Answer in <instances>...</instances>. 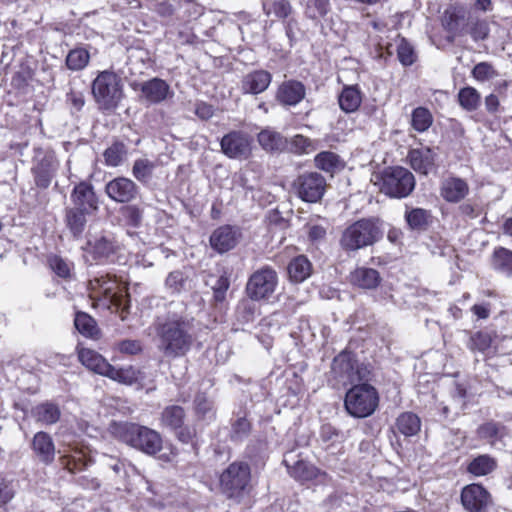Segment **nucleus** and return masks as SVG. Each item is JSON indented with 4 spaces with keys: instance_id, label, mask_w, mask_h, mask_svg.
I'll return each mask as SVG.
<instances>
[{
    "instance_id": "obj_34",
    "label": "nucleus",
    "mask_w": 512,
    "mask_h": 512,
    "mask_svg": "<svg viewBox=\"0 0 512 512\" xmlns=\"http://www.w3.org/2000/svg\"><path fill=\"white\" fill-rule=\"evenodd\" d=\"M88 212L70 208L66 210L65 222L69 231L72 233L73 237L78 239L81 237L85 225H86V217L85 215Z\"/></svg>"
},
{
    "instance_id": "obj_7",
    "label": "nucleus",
    "mask_w": 512,
    "mask_h": 512,
    "mask_svg": "<svg viewBox=\"0 0 512 512\" xmlns=\"http://www.w3.org/2000/svg\"><path fill=\"white\" fill-rule=\"evenodd\" d=\"M344 404L351 416L365 418L375 412L379 395L373 386L367 383L357 384L347 391Z\"/></svg>"
},
{
    "instance_id": "obj_52",
    "label": "nucleus",
    "mask_w": 512,
    "mask_h": 512,
    "mask_svg": "<svg viewBox=\"0 0 512 512\" xmlns=\"http://www.w3.org/2000/svg\"><path fill=\"white\" fill-rule=\"evenodd\" d=\"M497 72L494 67L488 62H480L474 66L472 70V76L477 81H487L497 77Z\"/></svg>"
},
{
    "instance_id": "obj_8",
    "label": "nucleus",
    "mask_w": 512,
    "mask_h": 512,
    "mask_svg": "<svg viewBox=\"0 0 512 512\" xmlns=\"http://www.w3.org/2000/svg\"><path fill=\"white\" fill-rule=\"evenodd\" d=\"M278 286L277 272L265 266L256 270L248 279L246 285L247 296L254 301L268 300Z\"/></svg>"
},
{
    "instance_id": "obj_12",
    "label": "nucleus",
    "mask_w": 512,
    "mask_h": 512,
    "mask_svg": "<svg viewBox=\"0 0 512 512\" xmlns=\"http://www.w3.org/2000/svg\"><path fill=\"white\" fill-rule=\"evenodd\" d=\"M293 188L303 201L314 203L324 195L326 181L317 172L305 173L297 177L293 183Z\"/></svg>"
},
{
    "instance_id": "obj_54",
    "label": "nucleus",
    "mask_w": 512,
    "mask_h": 512,
    "mask_svg": "<svg viewBox=\"0 0 512 512\" xmlns=\"http://www.w3.org/2000/svg\"><path fill=\"white\" fill-rule=\"evenodd\" d=\"M165 284L172 293H179L185 287L186 277L181 271H173L167 276Z\"/></svg>"
},
{
    "instance_id": "obj_62",
    "label": "nucleus",
    "mask_w": 512,
    "mask_h": 512,
    "mask_svg": "<svg viewBox=\"0 0 512 512\" xmlns=\"http://www.w3.org/2000/svg\"><path fill=\"white\" fill-rule=\"evenodd\" d=\"M195 114L202 120H208L213 116L214 108L210 104L199 102L195 105Z\"/></svg>"
},
{
    "instance_id": "obj_32",
    "label": "nucleus",
    "mask_w": 512,
    "mask_h": 512,
    "mask_svg": "<svg viewBox=\"0 0 512 512\" xmlns=\"http://www.w3.org/2000/svg\"><path fill=\"white\" fill-rule=\"evenodd\" d=\"M496 467L497 461L495 458L488 454H482L469 462L467 471L476 477H481L490 474Z\"/></svg>"
},
{
    "instance_id": "obj_28",
    "label": "nucleus",
    "mask_w": 512,
    "mask_h": 512,
    "mask_svg": "<svg viewBox=\"0 0 512 512\" xmlns=\"http://www.w3.org/2000/svg\"><path fill=\"white\" fill-rule=\"evenodd\" d=\"M350 281L359 288L374 289L379 285L381 277L379 272L373 268L359 267L351 272Z\"/></svg>"
},
{
    "instance_id": "obj_25",
    "label": "nucleus",
    "mask_w": 512,
    "mask_h": 512,
    "mask_svg": "<svg viewBox=\"0 0 512 512\" xmlns=\"http://www.w3.org/2000/svg\"><path fill=\"white\" fill-rule=\"evenodd\" d=\"M272 76L265 70H256L246 74L241 81V90L245 94H259L270 85Z\"/></svg>"
},
{
    "instance_id": "obj_18",
    "label": "nucleus",
    "mask_w": 512,
    "mask_h": 512,
    "mask_svg": "<svg viewBox=\"0 0 512 512\" xmlns=\"http://www.w3.org/2000/svg\"><path fill=\"white\" fill-rule=\"evenodd\" d=\"M437 151L435 148L421 146L411 149L408 160L411 167L418 173L428 175L436 168Z\"/></svg>"
},
{
    "instance_id": "obj_44",
    "label": "nucleus",
    "mask_w": 512,
    "mask_h": 512,
    "mask_svg": "<svg viewBox=\"0 0 512 512\" xmlns=\"http://www.w3.org/2000/svg\"><path fill=\"white\" fill-rule=\"evenodd\" d=\"M433 123L431 112L425 107H417L412 112L411 124L418 132L427 131Z\"/></svg>"
},
{
    "instance_id": "obj_53",
    "label": "nucleus",
    "mask_w": 512,
    "mask_h": 512,
    "mask_svg": "<svg viewBox=\"0 0 512 512\" xmlns=\"http://www.w3.org/2000/svg\"><path fill=\"white\" fill-rule=\"evenodd\" d=\"M291 149L297 154H308L316 149L312 140L303 135H295L291 139Z\"/></svg>"
},
{
    "instance_id": "obj_35",
    "label": "nucleus",
    "mask_w": 512,
    "mask_h": 512,
    "mask_svg": "<svg viewBox=\"0 0 512 512\" xmlns=\"http://www.w3.org/2000/svg\"><path fill=\"white\" fill-rule=\"evenodd\" d=\"M139 375L140 372L132 366L116 368L110 364L106 371L105 377H108L109 379L117 381L121 384L132 385L138 381Z\"/></svg>"
},
{
    "instance_id": "obj_14",
    "label": "nucleus",
    "mask_w": 512,
    "mask_h": 512,
    "mask_svg": "<svg viewBox=\"0 0 512 512\" xmlns=\"http://www.w3.org/2000/svg\"><path fill=\"white\" fill-rule=\"evenodd\" d=\"M251 137L241 131H232L220 142L222 152L229 158L246 159L251 154Z\"/></svg>"
},
{
    "instance_id": "obj_21",
    "label": "nucleus",
    "mask_w": 512,
    "mask_h": 512,
    "mask_svg": "<svg viewBox=\"0 0 512 512\" xmlns=\"http://www.w3.org/2000/svg\"><path fill=\"white\" fill-rule=\"evenodd\" d=\"M71 200L75 205L74 209L86 212L98 209V202L93 187L86 182H81L74 187Z\"/></svg>"
},
{
    "instance_id": "obj_64",
    "label": "nucleus",
    "mask_w": 512,
    "mask_h": 512,
    "mask_svg": "<svg viewBox=\"0 0 512 512\" xmlns=\"http://www.w3.org/2000/svg\"><path fill=\"white\" fill-rule=\"evenodd\" d=\"M177 438L179 441H181L182 443H189L192 441V439L195 437V430L193 428H190V427H181L180 429H177Z\"/></svg>"
},
{
    "instance_id": "obj_33",
    "label": "nucleus",
    "mask_w": 512,
    "mask_h": 512,
    "mask_svg": "<svg viewBox=\"0 0 512 512\" xmlns=\"http://www.w3.org/2000/svg\"><path fill=\"white\" fill-rule=\"evenodd\" d=\"M127 154L126 145L123 142L115 141L103 152L105 165L108 167H118L124 163Z\"/></svg>"
},
{
    "instance_id": "obj_60",
    "label": "nucleus",
    "mask_w": 512,
    "mask_h": 512,
    "mask_svg": "<svg viewBox=\"0 0 512 512\" xmlns=\"http://www.w3.org/2000/svg\"><path fill=\"white\" fill-rule=\"evenodd\" d=\"M229 288V280L226 276H221L217 279L213 286L214 298L216 301H223L225 298L226 291Z\"/></svg>"
},
{
    "instance_id": "obj_19",
    "label": "nucleus",
    "mask_w": 512,
    "mask_h": 512,
    "mask_svg": "<svg viewBox=\"0 0 512 512\" xmlns=\"http://www.w3.org/2000/svg\"><path fill=\"white\" fill-rule=\"evenodd\" d=\"M79 362L89 371L105 376L110 363L97 351L78 345L76 348Z\"/></svg>"
},
{
    "instance_id": "obj_3",
    "label": "nucleus",
    "mask_w": 512,
    "mask_h": 512,
    "mask_svg": "<svg viewBox=\"0 0 512 512\" xmlns=\"http://www.w3.org/2000/svg\"><path fill=\"white\" fill-rule=\"evenodd\" d=\"M91 93L100 110L114 111L125 97L123 80L113 70L100 71L92 81Z\"/></svg>"
},
{
    "instance_id": "obj_20",
    "label": "nucleus",
    "mask_w": 512,
    "mask_h": 512,
    "mask_svg": "<svg viewBox=\"0 0 512 512\" xmlns=\"http://www.w3.org/2000/svg\"><path fill=\"white\" fill-rule=\"evenodd\" d=\"M442 26L449 33V41L466 33V17L462 10L457 8L447 9L442 16Z\"/></svg>"
},
{
    "instance_id": "obj_43",
    "label": "nucleus",
    "mask_w": 512,
    "mask_h": 512,
    "mask_svg": "<svg viewBox=\"0 0 512 512\" xmlns=\"http://www.w3.org/2000/svg\"><path fill=\"white\" fill-rule=\"evenodd\" d=\"M156 165L147 158H140L134 161L132 175L142 183H147L153 174Z\"/></svg>"
},
{
    "instance_id": "obj_50",
    "label": "nucleus",
    "mask_w": 512,
    "mask_h": 512,
    "mask_svg": "<svg viewBox=\"0 0 512 512\" xmlns=\"http://www.w3.org/2000/svg\"><path fill=\"white\" fill-rule=\"evenodd\" d=\"M397 56L404 66H411L416 61V53L413 46L404 38L397 40Z\"/></svg>"
},
{
    "instance_id": "obj_37",
    "label": "nucleus",
    "mask_w": 512,
    "mask_h": 512,
    "mask_svg": "<svg viewBox=\"0 0 512 512\" xmlns=\"http://www.w3.org/2000/svg\"><path fill=\"white\" fill-rule=\"evenodd\" d=\"M258 142L266 151H278L285 146V140L282 135L269 128L262 130L258 134Z\"/></svg>"
},
{
    "instance_id": "obj_51",
    "label": "nucleus",
    "mask_w": 512,
    "mask_h": 512,
    "mask_svg": "<svg viewBox=\"0 0 512 512\" xmlns=\"http://www.w3.org/2000/svg\"><path fill=\"white\" fill-rule=\"evenodd\" d=\"M405 219L412 229L424 228L429 219V213L422 208H414L405 213Z\"/></svg>"
},
{
    "instance_id": "obj_46",
    "label": "nucleus",
    "mask_w": 512,
    "mask_h": 512,
    "mask_svg": "<svg viewBox=\"0 0 512 512\" xmlns=\"http://www.w3.org/2000/svg\"><path fill=\"white\" fill-rule=\"evenodd\" d=\"M477 434L480 439L487 440L493 444L503 436L504 426L493 421L486 422L478 427Z\"/></svg>"
},
{
    "instance_id": "obj_48",
    "label": "nucleus",
    "mask_w": 512,
    "mask_h": 512,
    "mask_svg": "<svg viewBox=\"0 0 512 512\" xmlns=\"http://www.w3.org/2000/svg\"><path fill=\"white\" fill-rule=\"evenodd\" d=\"M263 9L267 15H274L277 18H285L291 12L287 0H263Z\"/></svg>"
},
{
    "instance_id": "obj_31",
    "label": "nucleus",
    "mask_w": 512,
    "mask_h": 512,
    "mask_svg": "<svg viewBox=\"0 0 512 512\" xmlns=\"http://www.w3.org/2000/svg\"><path fill=\"white\" fill-rule=\"evenodd\" d=\"M185 416V411L181 406L169 405L163 409L160 422L165 428L177 430L184 424Z\"/></svg>"
},
{
    "instance_id": "obj_5",
    "label": "nucleus",
    "mask_w": 512,
    "mask_h": 512,
    "mask_svg": "<svg viewBox=\"0 0 512 512\" xmlns=\"http://www.w3.org/2000/svg\"><path fill=\"white\" fill-rule=\"evenodd\" d=\"M383 231L378 219H361L349 225L342 233L340 245L345 251H357L381 239Z\"/></svg>"
},
{
    "instance_id": "obj_59",
    "label": "nucleus",
    "mask_w": 512,
    "mask_h": 512,
    "mask_svg": "<svg viewBox=\"0 0 512 512\" xmlns=\"http://www.w3.org/2000/svg\"><path fill=\"white\" fill-rule=\"evenodd\" d=\"M62 458L64 459V464L71 472L81 468V457L77 451L64 450Z\"/></svg>"
},
{
    "instance_id": "obj_6",
    "label": "nucleus",
    "mask_w": 512,
    "mask_h": 512,
    "mask_svg": "<svg viewBox=\"0 0 512 512\" xmlns=\"http://www.w3.org/2000/svg\"><path fill=\"white\" fill-rule=\"evenodd\" d=\"M375 184L385 195L391 198H405L409 196L415 188V177L406 168L395 166L388 167L375 176Z\"/></svg>"
},
{
    "instance_id": "obj_1",
    "label": "nucleus",
    "mask_w": 512,
    "mask_h": 512,
    "mask_svg": "<svg viewBox=\"0 0 512 512\" xmlns=\"http://www.w3.org/2000/svg\"><path fill=\"white\" fill-rule=\"evenodd\" d=\"M155 332L158 338V349L166 357H180L185 355L193 342L191 322L180 315H168L158 319L155 323Z\"/></svg>"
},
{
    "instance_id": "obj_29",
    "label": "nucleus",
    "mask_w": 512,
    "mask_h": 512,
    "mask_svg": "<svg viewBox=\"0 0 512 512\" xmlns=\"http://www.w3.org/2000/svg\"><path fill=\"white\" fill-rule=\"evenodd\" d=\"M339 107L345 113L357 111L362 103V93L357 85H346L338 96Z\"/></svg>"
},
{
    "instance_id": "obj_22",
    "label": "nucleus",
    "mask_w": 512,
    "mask_h": 512,
    "mask_svg": "<svg viewBox=\"0 0 512 512\" xmlns=\"http://www.w3.org/2000/svg\"><path fill=\"white\" fill-rule=\"evenodd\" d=\"M306 94L305 86L295 80L283 82L277 90L276 99L283 105L295 106Z\"/></svg>"
},
{
    "instance_id": "obj_57",
    "label": "nucleus",
    "mask_w": 512,
    "mask_h": 512,
    "mask_svg": "<svg viewBox=\"0 0 512 512\" xmlns=\"http://www.w3.org/2000/svg\"><path fill=\"white\" fill-rule=\"evenodd\" d=\"M117 350L127 355H136L142 351V345L138 340H123L117 344Z\"/></svg>"
},
{
    "instance_id": "obj_23",
    "label": "nucleus",
    "mask_w": 512,
    "mask_h": 512,
    "mask_svg": "<svg viewBox=\"0 0 512 512\" xmlns=\"http://www.w3.org/2000/svg\"><path fill=\"white\" fill-rule=\"evenodd\" d=\"M32 450L40 462L51 464L55 459V445L52 437L43 431L37 432L32 439Z\"/></svg>"
},
{
    "instance_id": "obj_4",
    "label": "nucleus",
    "mask_w": 512,
    "mask_h": 512,
    "mask_svg": "<svg viewBox=\"0 0 512 512\" xmlns=\"http://www.w3.org/2000/svg\"><path fill=\"white\" fill-rule=\"evenodd\" d=\"M111 432L121 441L148 455H154L162 448L161 435L145 426L133 423H113Z\"/></svg>"
},
{
    "instance_id": "obj_41",
    "label": "nucleus",
    "mask_w": 512,
    "mask_h": 512,
    "mask_svg": "<svg viewBox=\"0 0 512 512\" xmlns=\"http://www.w3.org/2000/svg\"><path fill=\"white\" fill-rule=\"evenodd\" d=\"M74 325L79 333L85 337L94 338L98 335V328L95 320L84 312L76 314Z\"/></svg>"
},
{
    "instance_id": "obj_63",
    "label": "nucleus",
    "mask_w": 512,
    "mask_h": 512,
    "mask_svg": "<svg viewBox=\"0 0 512 512\" xmlns=\"http://www.w3.org/2000/svg\"><path fill=\"white\" fill-rule=\"evenodd\" d=\"M308 8H314L319 15H325L328 11V0H306Z\"/></svg>"
},
{
    "instance_id": "obj_30",
    "label": "nucleus",
    "mask_w": 512,
    "mask_h": 512,
    "mask_svg": "<svg viewBox=\"0 0 512 512\" xmlns=\"http://www.w3.org/2000/svg\"><path fill=\"white\" fill-rule=\"evenodd\" d=\"M289 279L295 283L305 281L312 272V264L304 255L293 258L287 267Z\"/></svg>"
},
{
    "instance_id": "obj_10",
    "label": "nucleus",
    "mask_w": 512,
    "mask_h": 512,
    "mask_svg": "<svg viewBox=\"0 0 512 512\" xmlns=\"http://www.w3.org/2000/svg\"><path fill=\"white\" fill-rule=\"evenodd\" d=\"M250 481V468L246 463L234 462L220 475V486L229 497L238 496Z\"/></svg>"
},
{
    "instance_id": "obj_9",
    "label": "nucleus",
    "mask_w": 512,
    "mask_h": 512,
    "mask_svg": "<svg viewBox=\"0 0 512 512\" xmlns=\"http://www.w3.org/2000/svg\"><path fill=\"white\" fill-rule=\"evenodd\" d=\"M117 244L106 234H89L82 247L83 259L87 264H103L116 253Z\"/></svg>"
},
{
    "instance_id": "obj_49",
    "label": "nucleus",
    "mask_w": 512,
    "mask_h": 512,
    "mask_svg": "<svg viewBox=\"0 0 512 512\" xmlns=\"http://www.w3.org/2000/svg\"><path fill=\"white\" fill-rule=\"evenodd\" d=\"M33 76V69L27 64H21L12 77L11 85L18 90H23L30 84Z\"/></svg>"
},
{
    "instance_id": "obj_13",
    "label": "nucleus",
    "mask_w": 512,
    "mask_h": 512,
    "mask_svg": "<svg viewBox=\"0 0 512 512\" xmlns=\"http://www.w3.org/2000/svg\"><path fill=\"white\" fill-rule=\"evenodd\" d=\"M131 88L139 91V99L148 104H158L173 96L169 84L158 77L144 82H133Z\"/></svg>"
},
{
    "instance_id": "obj_38",
    "label": "nucleus",
    "mask_w": 512,
    "mask_h": 512,
    "mask_svg": "<svg viewBox=\"0 0 512 512\" xmlns=\"http://www.w3.org/2000/svg\"><path fill=\"white\" fill-rule=\"evenodd\" d=\"M315 166L320 170L327 173H335L342 167V162L339 156L330 151H324L316 155Z\"/></svg>"
},
{
    "instance_id": "obj_24",
    "label": "nucleus",
    "mask_w": 512,
    "mask_h": 512,
    "mask_svg": "<svg viewBox=\"0 0 512 512\" xmlns=\"http://www.w3.org/2000/svg\"><path fill=\"white\" fill-rule=\"evenodd\" d=\"M238 232L231 226H221L210 236V244L219 253L233 249L238 242Z\"/></svg>"
},
{
    "instance_id": "obj_42",
    "label": "nucleus",
    "mask_w": 512,
    "mask_h": 512,
    "mask_svg": "<svg viewBox=\"0 0 512 512\" xmlns=\"http://www.w3.org/2000/svg\"><path fill=\"white\" fill-rule=\"evenodd\" d=\"M90 54L84 48H75L66 56V65L72 71L83 70L89 63Z\"/></svg>"
},
{
    "instance_id": "obj_27",
    "label": "nucleus",
    "mask_w": 512,
    "mask_h": 512,
    "mask_svg": "<svg viewBox=\"0 0 512 512\" xmlns=\"http://www.w3.org/2000/svg\"><path fill=\"white\" fill-rule=\"evenodd\" d=\"M284 463L288 469L289 474L298 481L306 482L317 479L319 477H325V474L321 473L315 466L303 460H298L293 465H290L289 460L285 458Z\"/></svg>"
},
{
    "instance_id": "obj_45",
    "label": "nucleus",
    "mask_w": 512,
    "mask_h": 512,
    "mask_svg": "<svg viewBox=\"0 0 512 512\" xmlns=\"http://www.w3.org/2000/svg\"><path fill=\"white\" fill-rule=\"evenodd\" d=\"M458 101L465 110L474 111L480 104L481 96L475 88L469 86L459 91Z\"/></svg>"
},
{
    "instance_id": "obj_36",
    "label": "nucleus",
    "mask_w": 512,
    "mask_h": 512,
    "mask_svg": "<svg viewBox=\"0 0 512 512\" xmlns=\"http://www.w3.org/2000/svg\"><path fill=\"white\" fill-rule=\"evenodd\" d=\"M396 427L401 434L414 436L420 431L421 421L416 414L405 412L397 418Z\"/></svg>"
},
{
    "instance_id": "obj_16",
    "label": "nucleus",
    "mask_w": 512,
    "mask_h": 512,
    "mask_svg": "<svg viewBox=\"0 0 512 512\" xmlns=\"http://www.w3.org/2000/svg\"><path fill=\"white\" fill-rule=\"evenodd\" d=\"M490 502L489 492L480 484H469L462 489L461 503L469 512H482Z\"/></svg>"
},
{
    "instance_id": "obj_40",
    "label": "nucleus",
    "mask_w": 512,
    "mask_h": 512,
    "mask_svg": "<svg viewBox=\"0 0 512 512\" xmlns=\"http://www.w3.org/2000/svg\"><path fill=\"white\" fill-rule=\"evenodd\" d=\"M493 268L505 275L512 274V251L500 247L494 251L493 260H492Z\"/></svg>"
},
{
    "instance_id": "obj_11",
    "label": "nucleus",
    "mask_w": 512,
    "mask_h": 512,
    "mask_svg": "<svg viewBox=\"0 0 512 512\" xmlns=\"http://www.w3.org/2000/svg\"><path fill=\"white\" fill-rule=\"evenodd\" d=\"M331 376L337 385L346 386L362 380L365 372L349 353L342 352L332 362Z\"/></svg>"
},
{
    "instance_id": "obj_17",
    "label": "nucleus",
    "mask_w": 512,
    "mask_h": 512,
    "mask_svg": "<svg viewBox=\"0 0 512 512\" xmlns=\"http://www.w3.org/2000/svg\"><path fill=\"white\" fill-rule=\"evenodd\" d=\"M36 164L33 167L35 182L41 188H47L57 169V161L53 153H38L35 157Z\"/></svg>"
},
{
    "instance_id": "obj_55",
    "label": "nucleus",
    "mask_w": 512,
    "mask_h": 512,
    "mask_svg": "<svg viewBox=\"0 0 512 512\" xmlns=\"http://www.w3.org/2000/svg\"><path fill=\"white\" fill-rule=\"evenodd\" d=\"M489 25L484 20H476L471 23L468 33L474 41H481L489 35Z\"/></svg>"
},
{
    "instance_id": "obj_58",
    "label": "nucleus",
    "mask_w": 512,
    "mask_h": 512,
    "mask_svg": "<svg viewBox=\"0 0 512 512\" xmlns=\"http://www.w3.org/2000/svg\"><path fill=\"white\" fill-rule=\"evenodd\" d=\"M123 216L128 224L136 227L142 221V211L134 205L126 206L123 209Z\"/></svg>"
},
{
    "instance_id": "obj_39",
    "label": "nucleus",
    "mask_w": 512,
    "mask_h": 512,
    "mask_svg": "<svg viewBox=\"0 0 512 512\" xmlns=\"http://www.w3.org/2000/svg\"><path fill=\"white\" fill-rule=\"evenodd\" d=\"M33 413L37 421L46 425L56 423L61 414L58 406L48 402L36 406Z\"/></svg>"
},
{
    "instance_id": "obj_47",
    "label": "nucleus",
    "mask_w": 512,
    "mask_h": 512,
    "mask_svg": "<svg viewBox=\"0 0 512 512\" xmlns=\"http://www.w3.org/2000/svg\"><path fill=\"white\" fill-rule=\"evenodd\" d=\"M48 264L50 269L61 278H69L74 268L72 262L56 254L48 257Z\"/></svg>"
},
{
    "instance_id": "obj_56",
    "label": "nucleus",
    "mask_w": 512,
    "mask_h": 512,
    "mask_svg": "<svg viewBox=\"0 0 512 512\" xmlns=\"http://www.w3.org/2000/svg\"><path fill=\"white\" fill-rule=\"evenodd\" d=\"M491 346V337L484 332H477L471 338V347L481 352H485Z\"/></svg>"
},
{
    "instance_id": "obj_15",
    "label": "nucleus",
    "mask_w": 512,
    "mask_h": 512,
    "mask_svg": "<svg viewBox=\"0 0 512 512\" xmlns=\"http://www.w3.org/2000/svg\"><path fill=\"white\" fill-rule=\"evenodd\" d=\"M107 196L118 203H128L136 199L139 188L127 177H116L105 186Z\"/></svg>"
},
{
    "instance_id": "obj_2",
    "label": "nucleus",
    "mask_w": 512,
    "mask_h": 512,
    "mask_svg": "<svg viewBox=\"0 0 512 512\" xmlns=\"http://www.w3.org/2000/svg\"><path fill=\"white\" fill-rule=\"evenodd\" d=\"M88 290L92 300L101 302L108 309L114 307L116 310H121L120 318L125 320L124 313L129 308L125 282L118 280L114 275H99L89 281Z\"/></svg>"
},
{
    "instance_id": "obj_26",
    "label": "nucleus",
    "mask_w": 512,
    "mask_h": 512,
    "mask_svg": "<svg viewBox=\"0 0 512 512\" xmlns=\"http://www.w3.org/2000/svg\"><path fill=\"white\" fill-rule=\"evenodd\" d=\"M469 192V186L465 180L457 177L445 179L440 188L441 196L451 203H457L464 199Z\"/></svg>"
},
{
    "instance_id": "obj_61",
    "label": "nucleus",
    "mask_w": 512,
    "mask_h": 512,
    "mask_svg": "<svg viewBox=\"0 0 512 512\" xmlns=\"http://www.w3.org/2000/svg\"><path fill=\"white\" fill-rule=\"evenodd\" d=\"M250 430V423L245 418H239L234 424L232 428V437L236 439H240L243 436H246Z\"/></svg>"
}]
</instances>
